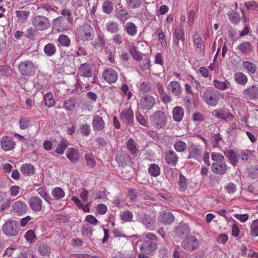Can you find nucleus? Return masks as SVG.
I'll list each match as a JSON object with an SVG mask.
<instances>
[{"label": "nucleus", "instance_id": "nucleus-1", "mask_svg": "<svg viewBox=\"0 0 258 258\" xmlns=\"http://www.w3.org/2000/svg\"><path fill=\"white\" fill-rule=\"evenodd\" d=\"M142 238L147 239L141 241L139 245V249L141 252L152 254L157 248L158 237L151 232L144 233L142 235Z\"/></svg>", "mask_w": 258, "mask_h": 258}, {"label": "nucleus", "instance_id": "nucleus-2", "mask_svg": "<svg viewBox=\"0 0 258 258\" xmlns=\"http://www.w3.org/2000/svg\"><path fill=\"white\" fill-rule=\"evenodd\" d=\"M93 28L87 23H83L79 26L76 30L77 37L83 41H89L93 39L94 35Z\"/></svg>", "mask_w": 258, "mask_h": 258}, {"label": "nucleus", "instance_id": "nucleus-3", "mask_svg": "<svg viewBox=\"0 0 258 258\" xmlns=\"http://www.w3.org/2000/svg\"><path fill=\"white\" fill-rule=\"evenodd\" d=\"M221 94L219 92L214 89L207 88L202 96L204 102L208 105L216 106L220 99Z\"/></svg>", "mask_w": 258, "mask_h": 258}, {"label": "nucleus", "instance_id": "nucleus-4", "mask_svg": "<svg viewBox=\"0 0 258 258\" xmlns=\"http://www.w3.org/2000/svg\"><path fill=\"white\" fill-rule=\"evenodd\" d=\"M150 121L154 128L160 129L166 125L167 116L162 111L157 110L150 116Z\"/></svg>", "mask_w": 258, "mask_h": 258}, {"label": "nucleus", "instance_id": "nucleus-5", "mask_svg": "<svg viewBox=\"0 0 258 258\" xmlns=\"http://www.w3.org/2000/svg\"><path fill=\"white\" fill-rule=\"evenodd\" d=\"M2 231L8 236H17L19 232L17 221L13 220L7 221L2 226Z\"/></svg>", "mask_w": 258, "mask_h": 258}, {"label": "nucleus", "instance_id": "nucleus-6", "mask_svg": "<svg viewBox=\"0 0 258 258\" xmlns=\"http://www.w3.org/2000/svg\"><path fill=\"white\" fill-rule=\"evenodd\" d=\"M18 69L22 75L26 77L34 75L36 72L34 64L28 60L20 62L18 65Z\"/></svg>", "mask_w": 258, "mask_h": 258}, {"label": "nucleus", "instance_id": "nucleus-7", "mask_svg": "<svg viewBox=\"0 0 258 258\" xmlns=\"http://www.w3.org/2000/svg\"><path fill=\"white\" fill-rule=\"evenodd\" d=\"M32 23L35 28L39 31L45 30L50 26L49 19L46 17L40 15L33 17Z\"/></svg>", "mask_w": 258, "mask_h": 258}, {"label": "nucleus", "instance_id": "nucleus-8", "mask_svg": "<svg viewBox=\"0 0 258 258\" xmlns=\"http://www.w3.org/2000/svg\"><path fill=\"white\" fill-rule=\"evenodd\" d=\"M181 245L184 250L191 251L198 247L199 242L195 236L190 235L185 237Z\"/></svg>", "mask_w": 258, "mask_h": 258}, {"label": "nucleus", "instance_id": "nucleus-9", "mask_svg": "<svg viewBox=\"0 0 258 258\" xmlns=\"http://www.w3.org/2000/svg\"><path fill=\"white\" fill-rule=\"evenodd\" d=\"M179 41H181L182 43L185 41V33L182 26H179L175 28L173 33L174 47L181 50V48L179 47Z\"/></svg>", "mask_w": 258, "mask_h": 258}, {"label": "nucleus", "instance_id": "nucleus-10", "mask_svg": "<svg viewBox=\"0 0 258 258\" xmlns=\"http://www.w3.org/2000/svg\"><path fill=\"white\" fill-rule=\"evenodd\" d=\"M155 104V98L152 95L146 94L140 99L139 104L144 110L151 109Z\"/></svg>", "mask_w": 258, "mask_h": 258}, {"label": "nucleus", "instance_id": "nucleus-11", "mask_svg": "<svg viewBox=\"0 0 258 258\" xmlns=\"http://www.w3.org/2000/svg\"><path fill=\"white\" fill-rule=\"evenodd\" d=\"M212 115L218 119L226 121H231L234 118V116L232 114L228 109L224 108H220L214 110L212 112Z\"/></svg>", "mask_w": 258, "mask_h": 258}, {"label": "nucleus", "instance_id": "nucleus-12", "mask_svg": "<svg viewBox=\"0 0 258 258\" xmlns=\"http://www.w3.org/2000/svg\"><path fill=\"white\" fill-rule=\"evenodd\" d=\"M28 209L27 205L25 202L18 201L13 204L11 212L17 216H21L25 214Z\"/></svg>", "mask_w": 258, "mask_h": 258}, {"label": "nucleus", "instance_id": "nucleus-13", "mask_svg": "<svg viewBox=\"0 0 258 258\" xmlns=\"http://www.w3.org/2000/svg\"><path fill=\"white\" fill-rule=\"evenodd\" d=\"M120 119L127 125H132L134 121V112L131 108L123 109L120 114Z\"/></svg>", "mask_w": 258, "mask_h": 258}, {"label": "nucleus", "instance_id": "nucleus-14", "mask_svg": "<svg viewBox=\"0 0 258 258\" xmlns=\"http://www.w3.org/2000/svg\"><path fill=\"white\" fill-rule=\"evenodd\" d=\"M28 204L32 211L35 213L39 212L42 210V201L37 196H34L31 197L29 199Z\"/></svg>", "mask_w": 258, "mask_h": 258}, {"label": "nucleus", "instance_id": "nucleus-15", "mask_svg": "<svg viewBox=\"0 0 258 258\" xmlns=\"http://www.w3.org/2000/svg\"><path fill=\"white\" fill-rule=\"evenodd\" d=\"M158 221L162 224L169 225L174 222V217L169 211L166 210L159 213Z\"/></svg>", "mask_w": 258, "mask_h": 258}, {"label": "nucleus", "instance_id": "nucleus-16", "mask_svg": "<svg viewBox=\"0 0 258 258\" xmlns=\"http://www.w3.org/2000/svg\"><path fill=\"white\" fill-rule=\"evenodd\" d=\"M66 156L73 163L79 162L81 158V155L79 150L77 147H71L67 149Z\"/></svg>", "mask_w": 258, "mask_h": 258}, {"label": "nucleus", "instance_id": "nucleus-17", "mask_svg": "<svg viewBox=\"0 0 258 258\" xmlns=\"http://www.w3.org/2000/svg\"><path fill=\"white\" fill-rule=\"evenodd\" d=\"M140 221L149 230L154 229V219L150 215L144 213H141L138 215Z\"/></svg>", "mask_w": 258, "mask_h": 258}, {"label": "nucleus", "instance_id": "nucleus-18", "mask_svg": "<svg viewBox=\"0 0 258 258\" xmlns=\"http://www.w3.org/2000/svg\"><path fill=\"white\" fill-rule=\"evenodd\" d=\"M244 97L247 100H255L258 99V87L252 85L243 91Z\"/></svg>", "mask_w": 258, "mask_h": 258}, {"label": "nucleus", "instance_id": "nucleus-19", "mask_svg": "<svg viewBox=\"0 0 258 258\" xmlns=\"http://www.w3.org/2000/svg\"><path fill=\"white\" fill-rule=\"evenodd\" d=\"M79 74L86 78H91L93 76V70L92 66L89 63H84L79 68Z\"/></svg>", "mask_w": 258, "mask_h": 258}, {"label": "nucleus", "instance_id": "nucleus-20", "mask_svg": "<svg viewBox=\"0 0 258 258\" xmlns=\"http://www.w3.org/2000/svg\"><path fill=\"white\" fill-rule=\"evenodd\" d=\"M102 77L109 83H115L118 79L117 73L111 68L105 70L102 74Z\"/></svg>", "mask_w": 258, "mask_h": 258}, {"label": "nucleus", "instance_id": "nucleus-21", "mask_svg": "<svg viewBox=\"0 0 258 258\" xmlns=\"http://www.w3.org/2000/svg\"><path fill=\"white\" fill-rule=\"evenodd\" d=\"M211 169L214 173L222 175L227 171V164L224 160L220 162H214L212 164Z\"/></svg>", "mask_w": 258, "mask_h": 258}, {"label": "nucleus", "instance_id": "nucleus-22", "mask_svg": "<svg viewBox=\"0 0 258 258\" xmlns=\"http://www.w3.org/2000/svg\"><path fill=\"white\" fill-rule=\"evenodd\" d=\"M1 144L2 149L5 151H11L15 146V144L12 138L8 136H4L1 139Z\"/></svg>", "mask_w": 258, "mask_h": 258}, {"label": "nucleus", "instance_id": "nucleus-23", "mask_svg": "<svg viewBox=\"0 0 258 258\" xmlns=\"http://www.w3.org/2000/svg\"><path fill=\"white\" fill-rule=\"evenodd\" d=\"M165 160L169 165L175 166L178 161V157L175 152L172 150H168L165 153Z\"/></svg>", "mask_w": 258, "mask_h": 258}, {"label": "nucleus", "instance_id": "nucleus-24", "mask_svg": "<svg viewBox=\"0 0 258 258\" xmlns=\"http://www.w3.org/2000/svg\"><path fill=\"white\" fill-rule=\"evenodd\" d=\"M238 49L241 54L247 56L253 52V48L251 44L248 41L243 42L238 46Z\"/></svg>", "mask_w": 258, "mask_h": 258}, {"label": "nucleus", "instance_id": "nucleus-25", "mask_svg": "<svg viewBox=\"0 0 258 258\" xmlns=\"http://www.w3.org/2000/svg\"><path fill=\"white\" fill-rule=\"evenodd\" d=\"M224 153L226 157L228 158L229 162L232 166L234 167L237 166L238 162V156L234 150H227Z\"/></svg>", "mask_w": 258, "mask_h": 258}, {"label": "nucleus", "instance_id": "nucleus-26", "mask_svg": "<svg viewBox=\"0 0 258 258\" xmlns=\"http://www.w3.org/2000/svg\"><path fill=\"white\" fill-rule=\"evenodd\" d=\"M202 152V146L198 145L192 144L191 145L189 149V157L190 158H193L198 160L199 158H200L201 157Z\"/></svg>", "mask_w": 258, "mask_h": 258}, {"label": "nucleus", "instance_id": "nucleus-27", "mask_svg": "<svg viewBox=\"0 0 258 258\" xmlns=\"http://www.w3.org/2000/svg\"><path fill=\"white\" fill-rule=\"evenodd\" d=\"M168 90L174 95L179 96L182 92V89L179 83L177 81H171L167 87Z\"/></svg>", "mask_w": 258, "mask_h": 258}, {"label": "nucleus", "instance_id": "nucleus-28", "mask_svg": "<svg viewBox=\"0 0 258 258\" xmlns=\"http://www.w3.org/2000/svg\"><path fill=\"white\" fill-rule=\"evenodd\" d=\"M65 19L63 17H58L54 19L52 24L54 28L58 31H63L68 30L66 26H64Z\"/></svg>", "mask_w": 258, "mask_h": 258}, {"label": "nucleus", "instance_id": "nucleus-29", "mask_svg": "<svg viewBox=\"0 0 258 258\" xmlns=\"http://www.w3.org/2000/svg\"><path fill=\"white\" fill-rule=\"evenodd\" d=\"M84 159L86 165L89 168H94L97 164L96 160L97 158L95 155L91 152L87 153L84 156Z\"/></svg>", "mask_w": 258, "mask_h": 258}, {"label": "nucleus", "instance_id": "nucleus-30", "mask_svg": "<svg viewBox=\"0 0 258 258\" xmlns=\"http://www.w3.org/2000/svg\"><path fill=\"white\" fill-rule=\"evenodd\" d=\"M115 16L118 20L123 23L126 22L131 17L128 12L121 7L116 11Z\"/></svg>", "mask_w": 258, "mask_h": 258}, {"label": "nucleus", "instance_id": "nucleus-31", "mask_svg": "<svg viewBox=\"0 0 258 258\" xmlns=\"http://www.w3.org/2000/svg\"><path fill=\"white\" fill-rule=\"evenodd\" d=\"M189 232V229L186 224L180 223L175 228V233L178 237H182Z\"/></svg>", "mask_w": 258, "mask_h": 258}, {"label": "nucleus", "instance_id": "nucleus-32", "mask_svg": "<svg viewBox=\"0 0 258 258\" xmlns=\"http://www.w3.org/2000/svg\"><path fill=\"white\" fill-rule=\"evenodd\" d=\"M106 31L110 33H116L119 30V24L117 22L109 21L105 25Z\"/></svg>", "mask_w": 258, "mask_h": 258}, {"label": "nucleus", "instance_id": "nucleus-33", "mask_svg": "<svg viewBox=\"0 0 258 258\" xmlns=\"http://www.w3.org/2000/svg\"><path fill=\"white\" fill-rule=\"evenodd\" d=\"M20 170L23 174L27 176H31L35 172V168L31 164L25 163L20 167Z\"/></svg>", "mask_w": 258, "mask_h": 258}, {"label": "nucleus", "instance_id": "nucleus-34", "mask_svg": "<svg viewBox=\"0 0 258 258\" xmlns=\"http://www.w3.org/2000/svg\"><path fill=\"white\" fill-rule=\"evenodd\" d=\"M92 125L94 130L101 131L105 127L104 121L101 116L96 115L93 117Z\"/></svg>", "mask_w": 258, "mask_h": 258}, {"label": "nucleus", "instance_id": "nucleus-35", "mask_svg": "<svg viewBox=\"0 0 258 258\" xmlns=\"http://www.w3.org/2000/svg\"><path fill=\"white\" fill-rule=\"evenodd\" d=\"M184 113V110L180 106H176L172 110L173 118L176 122H179L182 120Z\"/></svg>", "mask_w": 258, "mask_h": 258}, {"label": "nucleus", "instance_id": "nucleus-36", "mask_svg": "<svg viewBox=\"0 0 258 258\" xmlns=\"http://www.w3.org/2000/svg\"><path fill=\"white\" fill-rule=\"evenodd\" d=\"M126 33L131 36H135L137 33V27L133 22H127L124 26Z\"/></svg>", "mask_w": 258, "mask_h": 258}, {"label": "nucleus", "instance_id": "nucleus-37", "mask_svg": "<svg viewBox=\"0 0 258 258\" xmlns=\"http://www.w3.org/2000/svg\"><path fill=\"white\" fill-rule=\"evenodd\" d=\"M64 191L59 187L54 188L51 191V196L55 201H59L65 196Z\"/></svg>", "mask_w": 258, "mask_h": 258}, {"label": "nucleus", "instance_id": "nucleus-38", "mask_svg": "<svg viewBox=\"0 0 258 258\" xmlns=\"http://www.w3.org/2000/svg\"><path fill=\"white\" fill-rule=\"evenodd\" d=\"M213 83L215 87L221 90H224L228 89L230 86V83L227 80H224L223 81L214 80Z\"/></svg>", "mask_w": 258, "mask_h": 258}, {"label": "nucleus", "instance_id": "nucleus-39", "mask_svg": "<svg viewBox=\"0 0 258 258\" xmlns=\"http://www.w3.org/2000/svg\"><path fill=\"white\" fill-rule=\"evenodd\" d=\"M43 51L47 56L50 57L56 53V48L54 44L48 43L44 46Z\"/></svg>", "mask_w": 258, "mask_h": 258}, {"label": "nucleus", "instance_id": "nucleus-40", "mask_svg": "<svg viewBox=\"0 0 258 258\" xmlns=\"http://www.w3.org/2000/svg\"><path fill=\"white\" fill-rule=\"evenodd\" d=\"M139 89L143 93H149L152 90V84L149 81H141Z\"/></svg>", "mask_w": 258, "mask_h": 258}, {"label": "nucleus", "instance_id": "nucleus-41", "mask_svg": "<svg viewBox=\"0 0 258 258\" xmlns=\"http://www.w3.org/2000/svg\"><path fill=\"white\" fill-rule=\"evenodd\" d=\"M149 174L154 177L159 176L161 173L160 167L156 164H151L148 169Z\"/></svg>", "mask_w": 258, "mask_h": 258}, {"label": "nucleus", "instance_id": "nucleus-42", "mask_svg": "<svg viewBox=\"0 0 258 258\" xmlns=\"http://www.w3.org/2000/svg\"><path fill=\"white\" fill-rule=\"evenodd\" d=\"M128 51L134 59L138 61L141 60L142 59V53L137 50L135 46H131L129 47Z\"/></svg>", "mask_w": 258, "mask_h": 258}, {"label": "nucleus", "instance_id": "nucleus-43", "mask_svg": "<svg viewBox=\"0 0 258 258\" xmlns=\"http://www.w3.org/2000/svg\"><path fill=\"white\" fill-rule=\"evenodd\" d=\"M57 41L61 46L63 47H69L71 45V40L66 35H60L57 38Z\"/></svg>", "mask_w": 258, "mask_h": 258}, {"label": "nucleus", "instance_id": "nucleus-44", "mask_svg": "<svg viewBox=\"0 0 258 258\" xmlns=\"http://www.w3.org/2000/svg\"><path fill=\"white\" fill-rule=\"evenodd\" d=\"M113 9V4L112 2L106 0L102 4V11L107 14H110Z\"/></svg>", "mask_w": 258, "mask_h": 258}, {"label": "nucleus", "instance_id": "nucleus-45", "mask_svg": "<svg viewBox=\"0 0 258 258\" xmlns=\"http://www.w3.org/2000/svg\"><path fill=\"white\" fill-rule=\"evenodd\" d=\"M126 147L127 150L132 154L137 153L138 151L137 143L134 139L131 138L127 141Z\"/></svg>", "mask_w": 258, "mask_h": 258}, {"label": "nucleus", "instance_id": "nucleus-46", "mask_svg": "<svg viewBox=\"0 0 258 258\" xmlns=\"http://www.w3.org/2000/svg\"><path fill=\"white\" fill-rule=\"evenodd\" d=\"M228 16L229 21L232 23L237 24L239 23L241 18L237 12L231 11L229 12Z\"/></svg>", "mask_w": 258, "mask_h": 258}, {"label": "nucleus", "instance_id": "nucleus-47", "mask_svg": "<svg viewBox=\"0 0 258 258\" xmlns=\"http://www.w3.org/2000/svg\"><path fill=\"white\" fill-rule=\"evenodd\" d=\"M37 193L48 203L50 204L51 198L49 196L45 189L42 187L38 188L36 189Z\"/></svg>", "mask_w": 258, "mask_h": 258}, {"label": "nucleus", "instance_id": "nucleus-48", "mask_svg": "<svg viewBox=\"0 0 258 258\" xmlns=\"http://www.w3.org/2000/svg\"><path fill=\"white\" fill-rule=\"evenodd\" d=\"M250 234L253 237L258 236V219L251 222L250 225Z\"/></svg>", "mask_w": 258, "mask_h": 258}, {"label": "nucleus", "instance_id": "nucleus-49", "mask_svg": "<svg viewBox=\"0 0 258 258\" xmlns=\"http://www.w3.org/2000/svg\"><path fill=\"white\" fill-rule=\"evenodd\" d=\"M120 219L125 222H131L133 218V213L128 210L124 211L121 212L119 214Z\"/></svg>", "mask_w": 258, "mask_h": 258}, {"label": "nucleus", "instance_id": "nucleus-50", "mask_svg": "<svg viewBox=\"0 0 258 258\" xmlns=\"http://www.w3.org/2000/svg\"><path fill=\"white\" fill-rule=\"evenodd\" d=\"M235 81L239 84L245 85L247 82V78L243 73L239 72L234 76Z\"/></svg>", "mask_w": 258, "mask_h": 258}, {"label": "nucleus", "instance_id": "nucleus-51", "mask_svg": "<svg viewBox=\"0 0 258 258\" xmlns=\"http://www.w3.org/2000/svg\"><path fill=\"white\" fill-rule=\"evenodd\" d=\"M45 104L48 107H51L55 104V101L52 94L50 92L47 93L44 97Z\"/></svg>", "mask_w": 258, "mask_h": 258}, {"label": "nucleus", "instance_id": "nucleus-52", "mask_svg": "<svg viewBox=\"0 0 258 258\" xmlns=\"http://www.w3.org/2000/svg\"><path fill=\"white\" fill-rule=\"evenodd\" d=\"M31 120L27 117H22L19 119V127L21 130H25L27 128L30 124Z\"/></svg>", "mask_w": 258, "mask_h": 258}, {"label": "nucleus", "instance_id": "nucleus-53", "mask_svg": "<svg viewBox=\"0 0 258 258\" xmlns=\"http://www.w3.org/2000/svg\"><path fill=\"white\" fill-rule=\"evenodd\" d=\"M13 70L9 66L0 65V75L5 76H9L12 75Z\"/></svg>", "mask_w": 258, "mask_h": 258}, {"label": "nucleus", "instance_id": "nucleus-54", "mask_svg": "<svg viewBox=\"0 0 258 258\" xmlns=\"http://www.w3.org/2000/svg\"><path fill=\"white\" fill-rule=\"evenodd\" d=\"M68 142L67 140H63L61 141L55 149V152L60 155L63 154L64 151L68 147Z\"/></svg>", "mask_w": 258, "mask_h": 258}, {"label": "nucleus", "instance_id": "nucleus-55", "mask_svg": "<svg viewBox=\"0 0 258 258\" xmlns=\"http://www.w3.org/2000/svg\"><path fill=\"white\" fill-rule=\"evenodd\" d=\"M178 185L180 188L183 191H185L187 187V179L181 173H179V174Z\"/></svg>", "mask_w": 258, "mask_h": 258}, {"label": "nucleus", "instance_id": "nucleus-56", "mask_svg": "<svg viewBox=\"0 0 258 258\" xmlns=\"http://www.w3.org/2000/svg\"><path fill=\"white\" fill-rule=\"evenodd\" d=\"M81 231L83 235L90 237L92 235L93 229L90 225L86 224L83 225Z\"/></svg>", "mask_w": 258, "mask_h": 258}, {"label": "nucleus", "instance_id": "nucleus-57", "mask_svg": "<svg viewBox=\"0 0 258 258\" xmlns=\"http://www.w3.org/2000/svg\"><path fill=\"white\" fill-rule=\"evenodd\" d=\"M127 7L131 9L140 8L142 4V0H126Z\"/></svg>", "mask_w": 258, "mask_h": 258}, {"label": "nucleus", "instance_id": "nucleus-58", "mask_svg": "<svg viewBox=\"0 0 258 258\" xmlns=\"http://www.w3.org/2000/svg\"><path fill=\"white\" fill-rule=\"evenodd\" d=\"M37 9L43 14H44V12H46L47 13L51 12H55L54 7L47 3L42 4L38 7Z\"/></svg>", "mask_w": 258, "mask_h": 258}, {"label": "nucleus", "instance_id": "nucleus-59", "mask_svg": "<svg viewBox=\"0 0 258 258\" xmlns=\"http://www.w3.org/2000/svg\"><path fill=\"white\" fill-rule=\"evenodd\" d=\"M243 66L250 75L253 74L255 72L256 67L253 63L245 61L243 62Z\"/></svg>", "mask_w": 258, "mask_h": 258}, {"label": "nucleus", "instance_id": "nucleus-60", "mask_svg": "<svg viewBox=\"0 0 258 258\" xmlns=\"http://www.w3.org/2000/svg\"><path fill=\"white\" fill-rule=\"evenodd\" d=\"M79 131L83 136H88L91 133V127L90 125L87 123L81 124Z\"/></svg>", "mask_w": 258, "mask_h": 258}, {"label": "nucleus", "instance_id": "nucleus-61", "mask_svg": "<svg viewBox=\"0 0 258 258\" xmlns=\"http://www.w3.org/2000/svg\"><path fill=\"white\" fill-rule=\"evenodd\" d=\"M194 43L197 46L198 51L203 52L205 49L204 43L203 39L200 37L194 38Z\"/></svg>", "mask_w": 258, "mask_h": 258}, {"label": "nucleus", "instance_id": "nucleus-62", "mask_svg": "<svg viewBox=\"0 0 258 258\" xmlns=\"http://www.w3.org/2000/svg\"><path fill=\"white\" fill-rule=\"evenodd\" d=\"M16 16L21 22H25L27 19L30 12L28 11H19L16 12Z\"/></svg>", "mask_w": 258, "mask_h": 258}, {"label": "nucleus", "instance_id": "nucleus-63", "mask_svg": "<svg viewBox=\"0 0 258 258\" xmlns=\"http://www.w3.org/2000/svg\"><path fill=\"white\" fill-rule=\"evenodd\" d=\"M38 251L41 255L47 256L50 252V248L47 245L41 244L38 247Z\"/></svg>", "mask_w": 258, "mask_h": 258}, {"label": "nucleus", "instance_id": "nucleus-64", "mask_svg": "<svg viewBox=\"0 0 258 258\" xmlns=\"http://www.w3.org/2000/svg\"><path fill=\"white\" fill-rule=\"evenodd\" d=\"M174 147L177 152H182L185 151L186 148V145L182 141H178L174 144Z\"/></svg>", "mask_w": 258, "mask_h": 258}]
</instances>
